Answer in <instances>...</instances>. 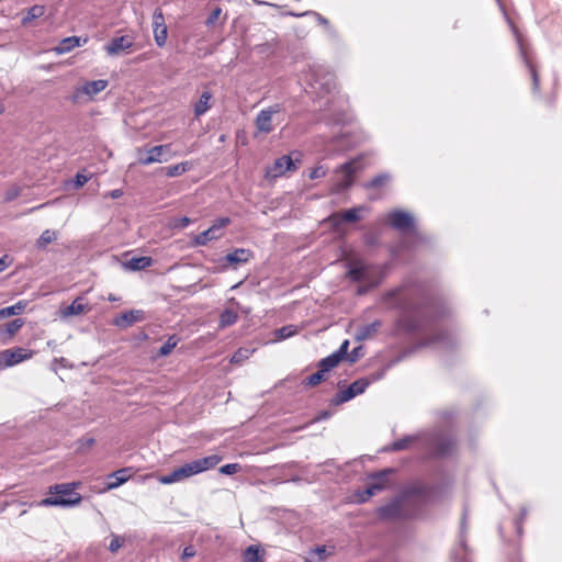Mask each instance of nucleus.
<instances>
[{"label":"nucleus","mask_w":562,"mask_h":562,"mask_svg":"<svg viewBox=\"0 0 562 562\" xmlns=\"http://www.w3.org/2000/svg\"><path fill=\"white\" fill-rule=\"evenodd\" d=\"M417 439L416 436H407L402 439H398L394 441L390 448H387V451H401L408 448V446Z\"/></svg>","instance_id":"nucleus-38"},{"label":"nucleus","mask_w":562,"mask_h":562,"mask_svg":"<svg viewBox=\"0 0 562 562\" xmlns=\"http://www.w3.org/2000/svg\"><path fill=\"white\" fill-rule=\"evenodd\" d=\"M81 38L78 36H69L59 42L55 47L57 54H66L71 52L74 48L80 46Z\"/></svg>","instance_id":"nucleus-28"},{"label":"nucleus","mask_w":562,"mask_h":562,"mask_svg":"<svg viewBox=\"0 0 562 562\" xmlns=\"http://www.w3.org/2000/svg\"><path fill=\"white\" fill-rule=\"evenodd\" d=\"M89 180V177L82 173H77L75 177V184L77 188L83 187Z\"/></svg>","instance_id":"nucleus-55"},{"label":"nucleus","mask_w":562,"mask_h":562,"mask_svg":"<svg viewBox=\"0 0 562 562\" xmlns=\"http://www.w3.org/2000/svg\"><path fill=\"white\" fill-rule=\"evenodd\" d=\"M252 258V251L247 248H236L232 252L227 254L221 259L222 267L228 268L234 267L236 268L239 265L248 262Z\"/></svg>","instance_id":"nucleus-16"},{"label":"nucleus","mask_w":562,"mask_h":562,"mask_svg":"<svg viewBox=\"0 0 562 562\" xmlns=\"http://www.w3.org/2000/svg\"><path fill=\"white\" fill-rule=\"evenodd\" d=\"M24 321L22 318H15L2 326H0V338L3 341H9L13 336L23 327Z\"/></svg>","instance_id":"nucleus-24"},{"label":"nucleus","mask_w":562,"mask_h":562,"mask_svg":"<svg viewBox=\"0 0 562 562\" xmlns=\"http://www.w3.org/2000/svg\"><path fill=\"white\" fill-rule=\"evenodd\" d=\"M445 338H446V335L438 334V335H436V337L431 341H426L424 345L427 346V345H430L432 342H440V341H443Z\"/></svg>","instance_id":"nucleus-62"},{"label":"nucleus","mask_w":562,"mask_h":562,"mask_svg":"<svg viewBox=\"0 0 562 562\" xmlns=\"http://www.w3.org/2000/svg\"><path fill=\"white\" fill-rule=\"evenodd\" d=\"M109 82L104 79H98L85 82L78 90V93H83L90 99L103 91L108 87Z\"/></svg>","instance_id":"nucleus-23"},{"label":"nucleus","mask_w":562,"mask_h":562,"mask_svg":"<svg viewBox=\"0 0 562 562\" xmlns=\"http://www.w3.org/2000/svg\"><path fill=\"white\" fill-rule=\"evenodd\" d=\"M12 263V259L8 255L0 258V272L4 271Z\"/></svg>","instance_id":"nucleus-57"},{"label":"nucleus","mask_w":562,"mask_h":562,"mask_svg":"<svg viewBox=\"0 0 562 562\" xmlns=\"http://www.w3.org/2000/svg\"><path fill=\"white\" fill-rule=\"evenodd\" d=\"M431 443L434 452L440 457L450 454L456 446V441L450 437H436Z\"/></svg>","instance_id":"nucleus-22"},{"label":"nucleus","mask_w":562,"mask_h":562,"mask_svg":"<svg viewBox=\"0 0 562 562\" xmlns=\"http://www.w3.org/2000/svg\"><path fill=\"white\" fill-rule=\"evenodd\" d=\"M122 547V540L119 536H113L109 544L111 552H116Z\"/></svg>","instance_id":"nucleus-53"},{"label":"nucleus","mask_w":562,"mask_h":562,"mask_svg":"<svg viewBox=\"0 0 562 562\" xmlns=\"http://www.w3.org/2000/svg\"><path fill=\"white\" fill-rule=\"evenodd\" d=\"M296 333V327L293 325H286L281 328H278L274 333L276 338L278 340H283L292 337Z\"/></svg>","instance_id":"nucleus-43"},{"label":"nucleus","mask_w":562,"mask_h":562,"mask_svg":"<svg viewBox=\"0 0 562 562\" xmlns=\"http://www.w3.org/2000/svg\"><path fill=\"white\" fill-rule=\"evenodd\" d=\"M56 363H58L65 368L67 366V360L65 358H59V359L56 358V359H54L53 364H56Z\"/></svg>","instance_id":"nucleus-63"},{"label":"nucleus","mask_w":562,"mask_h":562,"mask_svg":"<svg viewBox=\"0 0 562 562\" xmlns=\"http://www.w3.org/2000/svg\"><path fill=\"white\" fill-rule=\"evenodd\" d=\"M280 105L274 104L262 109L255 119V125L258 132L268 134L273 131L272 117L280 112Z\"/></svg>","instance_id":"nucleus-15"},{"label":"nucleus","mask_w":562,"mask_h":562,"mask_svg":"<svg viewBox=\"0 0 562 562\" xmlns=\"http://www.w3.org/2000/svg\"><path fill=\"white\" fill-rule=\"evenodd\" d=\"M364 206L351 207L342 213H335L329 217L334 226H338L341 222L353 223L361 218V212L366 211Z\"/></svg>","instance_id":"nucleus-19"},{"label":"nucleus","mask_w":562,"mask_h":562,"mask_svg":"<svg viewBox=\"0 0 562 562\" xmlns=\"http://www.w3.org/2000/svg\"><path fill=\"white\" fill-rule=\"evenodd\" d=\"M133 45V41L131 37L123 35L119 37H114L105 46L104 49L108 55L115 56L120 53L131 48Z\"/></svg>","instance_id":"nucleus-20"},{"label":"nucleus","mask_w":562,"mask_h":562,"mask_svg":"<svg viewBox=\"0 0 562 562\" xmlns=\"http://www.w3.org/2000/svg\"><path fill=\"white\" fill-rule=\"evenodd\" d=\"M316 552H317L319 555H322V554H324V553L326 552V549H325V547H318V548L316 549Z\"/></svg>","instance_id":"nucleus-64"},{"label":"nucleus","mask_w":562,"mask_h":562,"mask_svg":"<svg viewBox=\"0 0 562 562\" xmlns=\"http://www.w3.org/2000/svg\"><path fill=\"white\" fill-rule=\"evenodd\" d=\"M195 554L193 547H186L182 553L183 559L192 558Z\"/></svg>","instance_id":"nucleus-58"},{"label":"nucleus","mask_w":562,"mask_h":562,"mask_svg":"<svg viewBox=\"0 0 562 562\" xmlns=\"http://www.w3.org/2000/svg\"><path fill=\"white\" fill-rule=\"evenodd\" d=\"M153 263V259L150 257H137V258H132L130 261H128V267L132 269V270H142V269H146L148 267H150Z\"/></svg>","instance_id":"nucleus-36"},{"label":"nucleus","mask_w":562,"mask_h":562,"mask_svg":"<svg viewBox=\"0 0 562 562\" xmlns=\"http://www.w3.org/2000/svg\"><path fill=\"white\" fill-rule=\"evenodd\" d=\"M295 16L314 15L319 24L328 26L329 22L326 18L314 11H306L304 13L294 14Z\"/></svg>","instance_id":"nucleus-50"},{"label":"nucleus","mask_w":562,"mask_h":562,"mask_svg":"<svg viewBox=\"0 0 562 562\" xmlns=\"http://www.w3.org/2000/svg\"><path fill=\"white\" fill-rule=\"evenodd\" d=\"M170 153V145H157L144 154L142 150H138V164L143 166H147L154 162H162L168 160V156L166 154Z\"/></svg>","instance_id":"nucleus-14"},{"label":"nucleus","mask_w":562,"mask_h":562,"mask_svg":"<svg viewBox=\"0 0 562 562\" xmlns=\"http://www.w3.org/2000/svg\"><path fill=\"white\" fill-rule=\"evenodd\" d=\"M254 350H250L248 348H239L237 349L234 355L231 358L232 363L240 364L246 359H248Z\"/></svg>","instance_id":"nucleus-42"},{"label":"nucleus","mask_w":562,"mask_h":562,"mask_svg":"<svg viewBox=\"0 0 562 562\" xmlns=\"http://www.w3.org/2000/svg\"><path fill=\"white\" fill-rule=\"evenodd\" d=\"M347 137V134L337 135L333 138L334 147L330 150H345L351 144L347 142L345 138Z\"/></svg>","instance_id":"nucleus-44"},{"label":"nucleus","mask_w":562,"mask_h":562,"mask_svg":"<svg viewBox=\"0 0 562 562\" xmlns=\"http://www.w3.org/2000/svg\"><path fill=\"white\" fill-rule=\"evenodd\" d=\"M424 493L425 487L422 485L415 484L405 487L394 501L379 509L380 516L383 518L408 517V515L404 513V506L415 503V498L423 496ZM409 516H413V514H409Z\"/></svg>","instance_id":"nucleus-5"},{"label":"nucleus","mask_w":562,"mask_h":562,"mask_svg":"<svg viewBox=\"0 0 562 562\" xmlns=\"http://www.w3.org/2000/svg\"><path fill=\"white\" fill-rule=\"evenodd\" d=\"M387 220L390 226L401 233L413 232L415 229L414 216L406 211L394 210L389 213Z\"/></svg>","instance_id":"nucleus-13"},{"label":"nucleus","mask_w":562,"mask_h":562,"mask_svg":"<svg viewBox=\"0 0 562 562\" xmlns=\"http://www.w3.org/2000/svg\"><path fill=\"white\" fill-rule=\"evenodd\" d=\"M88 310H89V307H88L87 304H85L82 302V299L81 297H77L76 300H74L71 302V304H69L68 306H66L65 308L61 310V316L63 317H69V316H72V315H80V314L85 313Z\"/></svg>","instance_id":"nucleus-27"},{"label":"nucleus","mask_w":562,"mask_h":562,"mask_svg":"<svg viewBox=\"0 0 562 562\" xmlns=\"http://www.w3.org/2000/svg\"><path fill=\"white\" fill-rule=\"evenodd\" d=\"M190 223H191V220L189 217H187V216H183V217L179 218V222H178L177 226L180 227V228H184Z\"/></svg>","instance_id":"nucleus-60"},{"label":"nucleus","mask_w":562,"mask_h":562,"mask_svg":"<svg viewBox=\"0 0 562 562\" xmlns=\"http://www.w3.org/2000/svg\"><path fill=\"white\" fill-rule=\"evenodd\" d=\"M229 217L216 218L207 229L194 236L192 244L194 246H205L207 243L221 238L223 235L222 229L229 225Z\"/></svg>","instance_id":"nucleus-8"},{"label":"nucleus","mask_w":562,"mask_h":562,"mask_svg":"<svg viewBox=\"0 0 562 562\" xmlns=\"http://www.w3.org/2000/svg\"><path fill=\"white\" fill-rule=\"evenodd\" d=\"M56 239L57 232L52 229H45L36 240V246L40 249H44L48 244L53 243Z\"/></svg>","instance_id":"nucleus-34"},{"label":"nucleus","mask_w":562,"mask_h":562,"mask_svg":"<svg viewBox=\"0 0 562 562\" xmlns=\"http://www.w3.org/2000/svg\"><path fill=\"white\" fill-rule=\"evenodd\" d=\"M130 469H120L109 475L110 482L108 483V490H114L124 484L130 479Z\"/></svg>","instance_id":"nucleus-26"},{"label":"nucleus","mask_w":562,"mask_h":562,"mask_svg":"<svg viewBox=\"0 0 562 562\" xmlns=\"http://www.w3.org/2000/svg\"><path fill=\"white\" fill-rule=\"evenodd\" d=\"M382 302L390 310H398L401 317L397 321V326L407 333H413L419 328V324L415 319H411L407 313L411 310L409 295L404 292L403 288H396L387 291L382 296Z\"/></svg>","instance_id":"nucleus-2"},{"label":"nucleus","mask_w":562,"mask_h":562,"mask_svg":"<svg viewBox=\"0 0 562 562\" xmlns=\"http://www.w3.org/2000/svg\"><path fill=\"white\" fill-rule=\"evenodd\" d=\"M144 313L139 310H131L122 313L117 317L114 318L113 324L121 328H126L132 326L133 324L140 322L143 319Z\"/></svg>","instance_id":"nucleus-21"},{"label":"nucleus","mask_w":562,"mask_h":562,"mask_svg":"<svg viewBox=\"0 0 562 562\" xmlns=\"http://www.w3.org/2000/svg\"><path fill=\"white\" fill-rule=\"evenodd\" d=\"M33 355V350L22 347L2 350L0 351V369H7L16 366L25 360L31 359Z\"/></svg>","instance_id":"nucleus-10"},{"label":"nucleus","mask_w":562,"mask_h":562,"mask_svg":"<svg viewBox=\"0 0 562 562\" xmlns=\"http://www.w3.org/2000/svg\"><path fill=\"white\" fill-rule=\"evenodd\" d=\"M43 12H44L43 7H40V5L32 7L29 10L26 16L23 18V23H26V22H30V21L36 19V18H40L43 14Z\"/></svg>","instance_id":"nucleus-46"},{"label":"nucleus","mask_w":562,"mask_h":562,"mask_svg":"<svg viewBox=\"0 0 562 562\" xmlns=\"http://www.w3.org/2000/svg\"><path fill=\"white\" fill-rule=\"evenodd\" d=\"M325 372H321L318 369L317 372L313 373L306 379L305 384L308 386H315L325 380Z\"/></svg>","instance_id":"nucleus-45"},{"label":"nucleus","mask_w":562,"mask_h":562,"mask_svg":"<svg viewBox=\"0 0 562 562\" xmlns=\"http://www.w3.org/2000/svg\"><path fill=\"white\" fill-rule=\"evenodd\" d=\"M180 338L177 335L170 336L167 341L159 348L158 355L161 357H166L176 348Z\"/></svg>","instance_id":"nucleus-37"},{"label":"nucleus","mask_w":562,"mask_h":562,"mask_svg":"<svg viewBox=\"0 0 562 562\" xmlns=\"http://www.w3.org/2000/svg\"><path fill=\"white\" fill-rule=\"evenodd\" d=\"M244 562H263V552L258 546H249L244 552Z\"/></svg>","instance_id":"nucleus-31"},{"label":"nucleus","mask_w":562,"mask_h":562,"mask_svg":"<svg viewBox=\"0 0 562 562\" xmlns=\"http://www.w3.org/2000/svg\"><path fill=\"white\" fill-rule=\"evenodd\" d=\"M154 38L158 47H162L167 41V25L161 9L157 8L153 14Z\"/></svg>","instance_id":"nucleus-17"},{"label":"nucleus","mask_w":562,"mask_h":562,"mask_svg":"<svg viewBox=\"0 0 562 562\" xmlns=\"http://www.w3.org/2000/svg\"><path fill=\"white\" fill-rule=\"evenodd\" d=\"M346 267L347 278L352 282H362L376 278L378 271L382 270V268L367 265L360 259L347 262Z\"/></svg>","instance_id":"nucleus-7"},{"label":"nucleus","mask_w":562,"mask_h":562,"mask_svg":"<svg viewBox=\"0 0 562 562\" xmlns=\"http://www.w3.org/2000/svg\"><path fill=\"white\" fill-rule=\"evenodd\" d=\"M381 325V322L378 319L370 324L362 325L357 329L355 338L358 341L367 340L378 333Z\"/></svg>","instance_id":"nucleus-25"},{"label":"nucleus","mask_w":562,"mask_h":562,"mask_svg":"<svg viewBox=\"0 0 562 562\" xmlns=\"http://www.w3.org/2000/svg\"><path fill=\"white\" fill-rule=\"evenodd\" d=\"M526 516H527V508L522 507L520 510V516L515 520L516 530L519 536L522 535V524H524V520L526 519Z\"/></svg>","instance_id":"nucleus-49"},{"label":"nucleus","mask_w":562,"mask_h":562,"mask_svg":"<svg viewBox=\"0 0 562 562\" xmlns=\"http://www.w3.org/2000/svg\"><path fill=\"white\" fill-rule=\"evenodd\" d=\"M519 45H520V49H522L520 43H519ZM521 55H522V58L525 60L526 66L529 68V71H530V75H531V78H532V89H533L535 92H538L539 91V76H538V72H537L536 68L532 66V64L530 63V60L527 58V56H526L524 50H521Z\"/></svg>","instance_id":"nucleus-39"},{"label":"nucleus","mask_w":562,"mask_h":562,"mask_svg":"<svg viewBox=\"0 0 562 562\" xmlns=\"http://www.w3.org/2000/svg\"><path fill=\"white\" fill-rule=\"evenodd\" d=\"M391 180V176L389 173H381L372 178L364 184L366 189H374L384 186Z\"/></svg>","instance_id":"nucleus-40"},{"label":"nucleus","mask_w":562,"mask_h":562,"mask_svg":"<svg viewBox=\"0 0 562 562\" xmlns=\"http://www.w3.org/2000/svg\"><path fill=\"white\" fill-rule=\"evenodd\" d=\"M340 361L341 360L339 359V357L333 352L329 356L323 358L318 362V369L321 370V372L327 373L328 371L334 369Z\"/></svg>","instance_id":"nucleus-32"},{"label":"nucleus","mask_w":562,"mask_h":562,"mask_svg":"<svg viewBox=\"0 0 562 562\" xmlns=\"http://www.w3.org/2000/svg\"><path fill=\"white\" fill-rule=\"evenodd\" d=\"M362 168L360 164V159H352L350 161H347L342 164L338 169L337 172L341 173V177L336 182L335 190L337 192L345 191L349 189L353 183V177Z\"/></svg>","instance_id":"nucleus-9"},{"label":"nucleus","mask_w":562,"mask_h":562,"mask_svg":"<svg viewBox=\"0 0 562 562\" xmlns=\"http://www.w3.org/2000/svg\"><path fill=\"white\" fill-rule=\"evenodd\" d=\"M240 469V465L238 463H227L225 465H222L220 468V473L225 475H232L238 472Z\"/></svg>","instance_id":"nucleus-48"},{"label":"nucleus","mask_w":562,"mask_h":562,"mask_svg":"<svg viewBox=\"0 0 562 562\" xmlns=\"http://www.w3.org/2000/svg\"><path fill=\"white\" fill-rule=\"evenodd\" d=\"M188 170V162H180L173 166H169L165 169V175L167 177H177L184 173Z\"/></svg>","instance_id":"nucleus-41"},{"label":"nucleus","mask_w":562,"mask_h":562,"mask_svg":"<svg viewBox=\"0 0 562 562\" xmlns=\"http://www.w3.org/2000/svg\"><path fill=\"white\" fill-rule=\"evenodd\" d=\"M393 470H383L381 472H376L370 475L371 483L368 484L366 490L359 493V501L364 503L369 501L370 497L374 496L379 492L383 491L387 484V474L392 473Z\"/></svg>","instance_id":"nucleus-11"},{"label":"nucleus","mask_w":562,"mask_h":562,"mask_svg":"<svg viewBox=\"0 0 562 562\" xmlns=\"http://www.w3.org/2000/svg\"><path fill=\"white\" fill-rule=\"evenodd\" d=\"M222 9L220 7L214 8L212 12L209 14L207 19L205 20V25L209 27L213 26L220 19Z\"/></svg>","instance_id":"nucleus-47"},{"label":"nucleus","mask_w":562,"mask_h":562,"mask_svg":"<svg viewBox=\"0 0 562 562\" xmlns=\"http://www.w3.org/2000/svg\"><path fill=\"white\" fill-rule=\"evenodd\" d=\"M19 195V190L18 189H12L10 191L7 192V195H5V200L7 201H12L13 199H15L16 196Z\"/></svg>","instance_id":"nucleus-61"},{"label":"nucleus","mask_w":562,"mask_h":562,"mask_svg":"<svg viewBox=\"0 0 562 562\" xmlns=\"http://www.w3.org/2000/svg\"><path fill=\"white\" fill-rule=\"evenodd\" d=\"M383 279H384V272H383V270H379L376 278L366 280L364 281L366 284L359 286L358 294H360V295L366 294L369 290L378 286L382 282Z\"/></svg>","instance_id":"nucleus-33"},{"label":"nucleus","mask_w":562,"mask_h":562,"mask_svg":"<svg viewBox=\"0 0 562 562\" xmlns=\"http://www.w3.org/2000/svg\"><path fill=\"white\" fill-rule=\"evenodd\" d=\"M383 373L371 374L370 378H361L352 382L346 390L339 391L331 398L334 405L344 404L357 395L364 393L368 386L382 378Z\"/></svg>","instance_id":"nucleus-6"},{"label":"nucleus","mask_w":562,"mask_h":562,"mask_svg":"<svg viewBox=\"0 0 562 562\" xmlns=\"http://www.w3.org/2000/svg\"><path fill=\"white\" fill-rule=\"evenodd\" d=\"M362 348L361 347H357L355 348L349 355H348V358H349V361L350 362H356L358 360V358L360 356H362Z\"/></svg>","instance_id":"nucleus-56"},{"label":"nucleus","mask_w":562,"mask_h":562,"mask_svg":"<svg viewBox=\"0 0 562 562\" xmlns=\"http://www.w3.org/2000/svg\"><path fill=\"white\" fill-rule=\"evenodd\" d=\"M326 176V169L323 166H318L311 170L310 178L311 179H318Z\"/></svg>","instance_id":"nucleus-52"},{"label":"nucleus","mask_w":562,"mask_h":562,"mask_svg":"<svg viewBox=\"0 0 562 562\" xmlns=\"http://www.w3.org/2000/svg\"><path fill=\"white\" fill-rule=\"evenodd\" d=\"M237 319L238 314L234 310L226 308L220 314L218 327L225 328L232 326L237 322Z\"/></svg>","instance_id":"nucleus-30"},{"label":"nucleus","mask_w":562,"mask_h":562,"mask_svg":"<svg viewBox=\"0 0 562 562\" xmlns=\"http://www.w3.org/2000/svg\"><path fill=\"white\" fill-rule=\"evenodd\" d=\"M300 162V159L294 161L291 155H283L266 169V178L276 179L282 177L286 171L296 170Z\"/></svg>","instance_id":"nucleus-12"},{"label":"nucleus","mask_w":562,"mask_h":562,"mask_svg":"<svg viewBox=\"0 0 562 562\" xmlns=\"http://www.w3.org/2000/svg\"><path fill=\"white\" fill-rule=\"evenodd\" d=\"M79 482L60 483L49 486V496L43 498L38 505L42 507H75L82 501V496L76 492Z\"/></svg>","instance_id":"nucleus-1"},{"label":"nucleus","mask_w":562,"mask_h":562,"mask_svg":"<svg viewBox=\"0 0 562 562\" xmlns=\"http://www.w3.org/2000/svg\"><path fill=\"white\" fill-rule=\"evenodd\" d=\"M348 348L349 341L345 340L334 353L337 355L340 360H342L348 356Z\"/></svg>","instance_id":"nucleus-51"},{"label":"nucleus","mask_w":562,"mask_h":562,"mask_svg":"<svg viewBox=\"0 0 562 562\" xmlns=\"http://www.w3.org/2000/svg\"><path fill=\"white\" fill-rule=\"evenodd\" d=\"M26 306V303L20 301L14 305L7 306L0 310V319L20 314Z\"/></svg>","instance_id":"nucleus-35"},{"label":"nucleus","mask_w":562,"mask_h":562,"mask_svg":"<svg viewBox=\"0 0 562 562\" xmlns=\"http://www.w3.org/2000/svg\"><path fill=\"white\" fill-rule=\"evenodd\" d=\"M221 460L222 458L217 454H211L201 459L193 460L175 469L169 474L160 476L159 482L162 484L180 482L184 479L214 468L221 462Z\"/></svg>","instance_id":"nucleus-4"},{"label":"nucleus","mask_w":562,"mask_h":562,"mask_svg":"<svg viewBox=\"0 0 562 562\" xmlns=\"http://www.w3.org/2000/svg\"><path fill=\"white\" fill-rule=\"evenodd\" d=\"M303 80L306 83V92L317 98L329 94L336 87L334 74L319 64L310 65Z\"/></svg>","instance_id":"nucleus-3"},{"label":"nucleus","mask_w":562,"mask_h":562,"mask_svg":"<svg viewBox=\"0 0 562 562\" xmlns=\"http://www.w3.org/2000/svg\"><path fill=\"white\" fill-rule=\"evenodd\" d=\"M94 439L93 438H82L78 441L79 443V450H86V449H89L91 448L93 445H94Z\"/></svg>","instance_id":"nucleus-54"},{"label":"nucleus","mask_w":562,"mask_h":562,"mask_svg":"<svg viewBox=\"0 0 562 562\" xmlns=\"http://www.w3.org/2000/svg\"><path fill=\"white\" fill-rule=\"evenodd\" d=\"M213 95L210 91H203L199 101L194 105V115L196 117L203 115L211 108Z\"/></svg>","instance_id":"nucleus-29"},{"label":"nucleus","mask_w":562,"mask_h":562,"mask_svg":"<svg viewBox=\"0 0 562 562\" xmlns=\"http://www.w3.org/2000/svg\"><path fill=\"white\" fill-rule=\"evenodd\" d=\"M465 520H467V515L464 513L462 516V519H461L459 546L457 548H454L451 552V559L453 562H470L469 557H468V547L465 544V538H464Z\"/></svg>","instance_id":"nucleus-18"},{"label":"nucleus","mask_w":562,"mask_h":562,"mask_svg":"<svg viewBox=\"0 0 562 562\" xmlns=\"http://www.w3.org/2000/svg\"><path fill=\"white\" fill-rule=\"evenodd\" d=\"M123 195V191L121 189H115L105 194V196H110L111 199H119Z\"/></svg>","instance_id":"nucleus-59"}]
</instances>
